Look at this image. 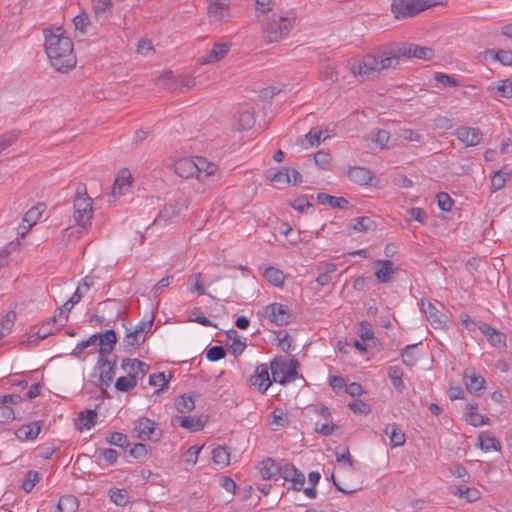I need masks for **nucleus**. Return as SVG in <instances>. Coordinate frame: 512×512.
Masks as SVG:
<instances>
[{
  "label": "nucleus",
  "instance_id": "nucleus-1",
  "mask_svg": "<svg viewBox=\"0 0 512 512\" xmlns=\"http://www.w3.org/2000/svg\"><path fill=\"white\" fill-rule=\"evenodd\" d=\"M45 51L51 66L58 72L67 73L76 66L73 42L61 28L45 30Z\"/></svg>",
  "mask_w": 512,
  "mask_h": 512
},
{
  "label": "nucleus",
  "instance_id": "nucleus-2",
  "mask_svg": "<svg viewBox=\"0 0 512 512\" xmlns=\"http://www.w3.org/2000/svg\"><path fill=\"white\" fill-rule=\"evenodd\" d=\"M396 66V57L386 49L380 50L376 55L367 54L361 58L353 59L349 63L351 73L361 81L375 78L381 71Z\"/></svg>",
  "mask_w": 512,
  "mask_h": 512
},
{
  "label": "nucleus",
  "instance_id": "nucleus-3",
  "mask_svg": "<svg viewBox=\"0 0 512 512\" xmlns=\"http://www.w3.org/2000/svg\"><path fill=\"white\" fill-rule=\"evenodd\" d=\"M174 172L181 178H197L202 183L213 176L217 171L216 164L204 157L182 158L174 163Z\"/></svg>",
  "mask_w": 512,
  "mask_h": 512
},
{
  "label": "nucleus",
  "instance_id": "nucleus-4",
  "mask_svg": "<svg viewBox=\"0 0 512 512\" xmlns=\"http://www.w3.org/2000/svg\"><path fill=\"white\" fill-rule=\"evenodd\" d=\"M295 21L293 13L286 16H273L268 19L262 27L263 39L267 43H276L286 38L290 33Z\"/></svg>",
  "mask_w": 512,
  "mask_h": 512
},
{
  "label": "nucleus",
  "instance_id": "nucleus-5",
  "mask_svg": "<svg viewBox=\"0 0 512 512\" xmlns=\"http://www.w3.org/2000/svg\"><path fill=\"white\" fill-rule=\"evenodd\" d=\"M74 220L78 226L87 228L93 217V199L88 196L85 184H79L74 199Z\"/></svg>",
  "mask_w": 512,
  "mask_h": 512
},
{
  "label": "nucleus",
  "instance_id": "nucleus-6",
  "mask_svg": "<svg viewBox=\"0 0 512 512\" xmlns=\"http://www.w3.org/2000/svg\"><path fill=\"white\" fill-rule=\"evenodd\" d=\"M431 6L429 0H393L391 11L396 19H404L413 17Z\"/></svg>",
  "mask_w": 512,
  "mask_h": 512
},
{
  "label": "nucleus",
  "instance_id": "nucleus-7",
  "mask_svg": "<svg viewBox=\"0 0 512 512\" xmlns=\"http://www.w3.org/2000/svg\"><path fill=\"white\" fill-rule=\"evenodd\" d=\"M236 0H207V16L212 23H228L235 14L233 4Z\"/></svg>",
  "mask_w": 512,
  "mask_h": 512
},
{
  "label": "nucleus",
  "instance_id": "nucleus-8",
  "mask_svg": "<svg viewBox=\"0 0 512 512\" xmlns=\"http://www.w3.org/2000/svg\"><path fill=\"white\" fill-rule=\"evenodd\" d=\"M191 201L188 197H179L174 203H169L159 212L158 217L154 220V224H167L174 218L180 217L188 210Z\"/></svg>",
  "mask_w": 512,
  "mask_h": 512
},
{
  "label": "nucleus",
  "instance_id": "nucleus-9",
  "mask_svg": "<svg viewBox=\"0 0 512 512\" xmlns=\"http://www.w3.org/2000/svg\"><path fill=\"white\" fill-rule=\"evenodd\" d=\"M116 359L110 360L109 356H99L95 370L99 371V380L102 386L109 387L116 373Z\"/></svg>",
  "mask_w": 512,
  "mask_h": 512
},
{
  "label": "nucleus",
  "instance_id": "nucleus-10",
  "mask_svg": "<svg viewBox=\"0 0 512 512\" xmlns=\"http://www.w3.org/2000/svg\"><path fill=\"white\" fill-rule=\"evenodd\" d=\"M59 330L57 326V315H53L48 320L41 323V325H35L31 327L28 341L38 342L39 340L45 339L48 336L54 334Z\"/></svg>",
  "mask_w": 512,
  "mask_h": 512
},
{
  "label": "nucleus",
  "instance_id": "nucleus-11",
  "mask_svg": "<svg viewBox=\"0 0 512 512\" xmlns=\"http://www.w3.org/2000/svg\"><path fill=\"white\" fill-rule=\"evenodd\" d=\"M265 315L272 323L278 326L287 325L291 319V314L287 306L277 302L265 307Z\"/></svg>",
  "mask_w": 512,
  "mask_h": 512
},
{
  "label": "nucleus",
  "instance_id": "nucleus-12",
  "mask_svg": "<svg viewBox=\"0 0 512 512\" xmlns=\"http://www.w3.org/2000/svg\"><path fill=\"white\" fill-rule=\"evenodd\" d=\"M251 386L258 389L259 392L264 393L271 385L269 376V367L266 364H261L256 367L254 374L250 377Z\"/></svg>",
  "mask_w": 512,
  "mask_h": 512
},
{
  "label": "nucleus",
  "instance_id": "nucleus-13",
  "mask_svg": "<svg viewBox=\"0 0 512 512\" xmlns=\"http://www.w3.org/2000/svg\"><path fill=\"white\" fill-rule=\"evenodd\" d=\"M455 135L467 147L476 146L482 140V132L479 128L461 126L455 131Z\"/></svg>",
  "mask_w": 512,
  "mask_h": 512
},
{
  "label": "nucleus",
  "instance_id": "nucleus-14",
  "mask_svg": "<svg viewBox=\"0 0 512 512\" xmlns=\"http://www.w3.org/2000/svg\"><path fill=\"white\" fill-rule=\"evenodd\" d=\"M231 42L215 43L211 50L198 59L200 64L215 63L223 59L230 51Z\"/></svg>",
  "mask_w": 512,
  "mask_h": 512
},
{
  "label": "nucleus",
  "instance_id": "nucleus-15",
  "mask_svg": "<svg viewBox=\"0 0 512 512\" xmlns=\"http://www.w3.org/2000/svg\"><path fill=\"white\" fill-rule=\"evenodd\" d=\"M131 186L132 175L130 171L127 169L121 170L114 181L111 193L112 197L116 199L122 195L127 194L131 190Z\"/></svg>",
  "mask_w": 512,
  "mask_h": 512
},
{
  "label": "nucleus",
  "instance_id": "nucleus-16",
  "mask_svg": "<svg viewBox=\"0 0 512 512\" xmlns=\"http://www.w3.org/2000/svg\"><path fill=\"white\" fill-rule=\"evenodd\" d=\"M478 328L487 337V340L493 347H506V335L504 333L484 322H480Z\"/></svg>",
  "mask_w": 512,
  "mask_h": 512
},
{
  "label": "nucleus",
  "instance_id": "nucleus-17",
  "mask_svg": "<svg viewBox=\"0 0 512 512\" xmlns=\"http://www.w3.org/2000/svg\"><path fill=\"white\" fill-rule=\"evenodd\" d=\"M283 478L287 482H291V488L301 491L305 483L304 474L292 464H286L282 469Z\"/></svg>",
  "mask_w": 512,
  "mask_h": 512
},
{
  "label": "nucleus",
  "instance_id": "nucleus-18",
  "mask_svg": "<svg viewBox=\"0 0 512 512\" xmlns=\"http://www.w3.org/2000/svg\"><path fill=\"white\" fill-rule=\"evenodd\" d=\"M137 431V437L141 440H153L157 441L160 437L159 434L155 433V423L148 418H140L135 426Z\"/></svg>",
  "mask_w": 512,
  "mask_h": 512
},
{
  "label": "nucleus",
  "instance_id": "nucleus-19",
  "mask_svg": "<svg viewBox=\"0 0 512 512\" xmlns=\"http://www.w3.org/2000/svg\"><path fill=\"white\" fill-rule=\"evenodd\" d=\"M94 17L100 24H106L112 15L111 0H92Z\"/></svg>",
  "mask_w": 512,
  "mask_h": 512
},
{
  "label": "nucleus",
  "instance_id": "nucleus-20",
  "mask_svg": "<svg viewBox=\"0 0 512 512\" xmlns=\"http://www.w3.org/2000/svg\"><path fill=\"white\" fill-rule=\"evenodd\" d=\"M99 336L97 342V349L99 356H109L117 342L116 333L114 330H107L105 333L97 334Z\"/></svg>",
  "mask_w": 512,
  "mask_h": 512
},
{
  "label": "nucleus",
  "instance_id": "nucleus-21",
  "mask_svg": "<svg viewBox=\"0 0 512 512\" xmlns=\"http://www.w3.org/2000/svg\"><path fill=\"white\" fill-rule=\"evenodd\" d=\"M422 311L433 328L443 329L446 326L445 315L440 313L434 304L430 302L427 304L422 303Z\"/></svg>",
  "mask_w": 512,
  "mask_h": 512
},
{
  "label": "nucleus",
  "instance_id": "nucleus-22",
  "mask_svg": "<svg viewBox=\"0 0 512 512\" xmlns=\"http://www.w3.org/2000/svg\"><path fill=\"white\" fill-rule=\"evenodd\" d=\"M42 424L41 421L24 424L15 431V436L20 441L35 440L41 432Z\"/></svg>",
  "mask_w": 512,
  "mask_h": 512
},
{
  "label": "nucleus",
  "instance_id": "nucleus-23",
  "mask_svg": "<svg viewBox=\"0 0 512 512\" xmlns=\"http://www.w3.org/2000/svg\"><path fill=\"white\" fill-rule=\"evenodd\" d=\"M323 131L318 128L311 129L305 136L297 139V144L308 149L311 147L319 146L321 142L325 141L328 136L322 137Z\"/></svg>",
  "mask_w": 512,
  "mask_h": 512
},
{
  "label": "nucleus",
  "instance_id": "nucleus-24",
  "mask_svg": "<svg viewBox=\"0 0 512 512\" xmlns=\"http://www.w3.org/2000/svg\"><path fill=\"white\" fill-rule=\"evenodd\" d=\"M255 124L254 112L251 109H240L234 115V125L238 130H246Z\"/></svg>",
  "mask_w": 512,
  "mask_h": 512
},
{
  "label": "nucleus",
  "instance_id": "nucleus-25",
  "mask_svg": "<svg viewBox=\"0 0 512 512\" xmlns=\"http://www.w3.org/2000/svg\"><path fill=\"white\" fill-rule=\"evenodd\" d=\"M384 433L389 437L391 448L405 444V434L397 424H388L384 429Z\"/></svg>",
  "mask_w": 512,
  "mask_h": 512
},
{
  "label": "nucleus",
  "instance_id": "nucleus-26",
  "mask_svg": "<svg viewBox=\"0 0 512 512\" xmlns=\"http://www.w3.org/2000/svg\"><path fill=\"white\" fill-rule=\"evenodd\" d=\"M376 265L379 268L375 271V276L379 282L387 283L394 274V264L391 260H377Z\"/></svg>",
  "mask_w": 512,
  "mask_h": 512
},
{
  "label": "nucleus",
  "instance_id": "nucleus-27",
  "mask_svg": "<svg viewBox=\"0 0 512 512\" xmlns=\"http://www.w3.org/2000/svg\"><path fill=\"white\" fill-rule=\"evenodd\" d=\"M349 179L359 185H366L371 182L373 174L364 167H353L348 171Z\"/></svg>",
  "mask_w": 512,
  "mask_h": 512
},
{
  "label": "nucleus",
  "instance_id": "nucleus-28",
  "mask_svg": "<svg viewBox=\"0 0 512 512\" xmlns=\"http://www.w3.org/2000/svg\"><path fill=\"white\" fill-rule=\"evenodd\" d=\"M320 79L328 84H333L338 80V73L336 71V65L329 60L321 63L319 68Z\"/></svg>",
  "mask_w": 512,
  "mask_h": 512
},
{
  "label": "nucleus",
  "instance_id": "nucleus-29",
  "mask_svg": "<svg viewBox=\"0 0 512 512\" xmlns=\"http://www.w3.org/2000/svg\"><path fill=\"white\" fill-rule=\"evenodd\" d=\"M96 419H97V412L93 409H87L85 411H82L79 413L78 415V419H77V428L79 430H84V429H91L95 423H96Z\"/></svg>",
  "mask_w": 512,
  "mask_h": 512
},
{
  "label": "nucleus",
  "instance_id": "nucleus-30",
  "mask_svg": "<svg viewBox=\"0 0 512 512\" xmlns=\"http://www.w3.org/2000/svg\"><path fill=\"white\" fill-rule=\"evenodd\" d=\"M175 420L179 425L192 432L200 431L204 428V422L201 417L195 416H177Z\"/></svg>",
  "mask_w": 512,
  "mask_h": 512
},
{
  "label": "nucleus",
  "instance_id": "nucleus-31",
  "mask_svg": "<svg viewBox=\"0 0 512 512\" xmlns=\"http://www.w3.org/2000/svg\"><path fill=\"white\" fill-rule=\"evenodd\" d=\"M98 335H91L87 340H83L79 342L76 347L73 349L71 355L79 358L80 355L87 349L92 348L89 353L93 354L95 352H98L97 349V342H98Z\"/></svg>",
  "mask_w": 512,
  "mask_h": 512
},
{
  "label": "nucleus",
  "instance_id": "nucleus-32",
  "mask_svg": "<svg viewBox=\"0 0 512 512\" xmlns=\"http://www.w3.org/2000/svg\"><path fill=\"white\" fill-rule=\"evenodd\" d=\"M464 381L466 388L471 393H476L484 388L485 379L482 376L476 375L474 373L468 374L464 373Z\"/></svg>",
  "mask_w": 512,
  "mask_h": 512
},
{
  "label": "nucleus",
  "instance_id": "nucleus-33",
  "mask_svg": "<svg viewBox=\"0 0 512 512\" xmlns=\"http://www.w3.org/2000/svg\"><path fill=\"white\" fill-rule=\"evenodd\" d=\"M451 493L459 498H465L468 502H475L481 497V492L471 487H455Z\"/></svg>",
  "mask_w": 512,
  "mask_h": 512
},
{
  "label": "nucleus",
  "instance_id": "nucleus-34",
  "mask_svg": "<svg viewBox=\"0 0 512 512\" xmlns=\"http://www.w3.org/2000/svg\"><path fill=\"white\" fill-rule=\"evenodd\" d=\"M477 446H479L484 451H489L491 449H493L495 451L501 450V444H500L499 440L493 436L486 434V433H481L478 436Z\"/></svg>",
  "mask_w": 512,
  "mask_h": 512
},
{
  "label": "nucleus",
  "instance_id": "nucleus-35",
  "mask_svg": "<svg viewBox=\"0 0 512 512\" xmlns=\"http://www.w3.org/2000/svg\"><path fill=\"white\" fill-rule=\"evenodd\" d=\"M317 200L323 205H329L334 208H343L348 205V200L344 197H336L326 193H319Z\"/></svg>",
  "mask_w": 512,
  "mask_h": 512
},
{
  "label": "nucleus",
  "instance_id": "nucleus-36",
  "mask_svg": "<svg viewBox=\"0 0 512 512\" xmlns=\"http://www.w3.org/2000/svg\"><path fill=\"white\" fill-rule=\"evenodd\" d=\"M281 366L283 367L285 371V376H282V380H285V383L293 382L296 380L298 374H297V368L299 366V363L297 360H280Z\"/></svg>",
  "mask_w": 512,
  "mask_h": 512
},
{
  "label": "nucleus",
  "instance_id": "nucleus-37",
  "mask_svg": "<svg viewBox=\"0 0 512 512\" xmlns=\"http://www.w3.org/2000/svg\"><path fill=\"white\" fill-rule=\"evenodd\" d=\"M137 386V375L129 372L127 376L119 377L116 380L115 388L120 392H128Z\"/></svg>",
  "mask_w": 512,
  "mask_h": 512
},
{
  "label": "nucleus",
  "instance_id": "nucleus-38",
  "mask_svg": "<svg viewBox=\"0 0 512 512\" xmlns=\"http://www.w3.org/2000/svg\"><path fill=\"white\" fill-rule=\"evenodd\" d=\"M42 211L43 210L41 209V205L35 206L28 210L23 218V221L28 223V226H23V231H19L18 233L24 236L26 231L37 223L38 219L42 214Z\"/></svg>",
  "mask_w": 512,
  "mask_h": 512
},
{
  "label": "nucleus",
  "instance_id": "nucleus-39",
  "mask_svg": "<svg viewBox=\"0 0 512 512\" xmlns=\"http://www.w3.org/2000/svg\"><path fill=\"white\" fill-rule=\"evenodd\" d=\"M126 330H127V334L124 338V345L126 348L139 347L141 344H143L145 342V340H146L145 334H141L138 331H136L135 329L132 330V328H130V329L127 328Z\"/></svg>",
  "mask_w": 512,
  "mask_h": 512
},
{
  "label": "nucleus",
  "instance_id": "nucleus-40",
  "mask_svg": "<svg viewBox=\"0 0 512 512\" xmlns=\"http://www.w3.org/2000/svg\"><path fill=\"white\" fill-rule=\"evenodd\" d=\"M388 376L391 379L394 388L398 392H402L405 389V385L402 380L403 370L399 366H390L388 368Z\"/></svg>",
  "mask_w": 512,
  "mask_h": 512
},
{
  "label": "nucleus",
  "instance_id": "nucleus-41",
  "mask_svg": "<svg viewBox=\"0 0 512 512\" xmlns=\"http://www.w3.org/2000/svg\"><path fill=\"white\" fill-rule=\"evenodd\" d=\"M415 46H416V44L405 43L396 49H386V51L391 52V54H393L396 57L397 65H398L400 57H406V58L415 57V54H416Z\"/></svg>",
  "mask_w": 512,
  "mask_h": 512
},
{
  "label": "nucleus",
  "instance_id": "nucleus-42",
  "mask_svg": "<svg viewBox=\"0 0 512 512\" xmlns=\"http://www.w3.org/2000/svg\"><path fill=\"white\" fill-rule=\"evenodd\" d=\"M16 320V313L14 311H8L0 319V340L5 337L11 331Z\"/></svg>",
  "mask_w": 512,
  "mask_h": 512
},
{
  "label": "nucleus",
  "instance_id": "nucleus-43",
  "mask_svg": "<svg viewBox=\"0 0 512 512\" xmlns=\"http://www.w3.org/2000/svg\"><path fill=\"white\" fill-rule=\"evenodd\" d=\"M175 407L182 414L189 413L195 408V401L192 396L181 395L176 399Z\"/></svg>",
  "mask_w": 512,
  "mask_h": 512
},
{
  "label": "nucleus",
  "instance_id": "nucleus-44",
  "mask_svg": "<svg viewBox=\"0 0 512 512\" xmlns=\"http://www.w3.org/2000/svg\"><path fill=\"white\" fill-rule=\"evenodd\" d=\"M264 277L269 281V283L277 287L282 286L285 279L283 272L274 267L266 268L264 271Z\"/></svg>",
  "mask_w": 512,
  "mask_h": 512
},
{
  "label": "nucleus",
  "instance_id": "nucleus-45",
  "mask_svg": "<svg viewBox=\"0 0 512 512\" xmlns=\"http://www.w3.org/2000/svg\"><path fill=\"white\" fill-rule=\"evenodd\" d=\"M213 461L217 465L227 466L230 463V453L226 447L218 446L212 451Z\"/></svg>",
  "mask_w": 512,
  "mask_h": 512
},
{
  "label": "nucleus",
  "instance_id": "nucleus-46",
  "mask_svg": "<svg viewBox=\"0 0 512 512\" xmlns=\"http://www.w3.org/2000/svg\"><path fill=\"white\" fill-rule=\"evenodd\" d=\"M278 473V466L275 461L268 458L261 463L260 474L263 479H271Z\"/></svg>",
  "mask_w": 512,
  "mask_h": 512
},
{
  "label": "nucleus",
  "instance_id": "nucleus-47",
  "mask_svg": "<svg viewBox=\"0 0 512 512\" xmlns=\"http://www.w3.org/2000/svg\"><path fill=\"white\" fill-rule=\"evenodd\" d=\"M272 420L270 421V425L276 427H285L289 423V418L287 413L281 408H275L271 413ZM276 430L277 428H273Z\"/></svg>",
  "mask_w": 512,
  "mask_h": 512
},
{
  "label": "nucleus",
  "instance_id": "nucleus-48",
  "mask_svg": "<svg viewBox=\"0 0 512 512\" xmlns=\"http://www.w3.org/2000/svg\"><path fill=\"white\" fill-rule=\"evenodd\" d=\"M109 497L113 503H115L117 506H121V507H124L129 501L128 493L124 489H118V488L110 489Z\"/></svg>",
  "mask_w": 512,
  "mask_h": 512
},
{
  "label": "nucleus",
  "instance_id": "nucleus-49",
  "mask_svg": "<svg viewBox=\"0 0 512 512\" xmlns=\"http://www.w3.org/2000/svg\"><path fill=\"white\" fill-rule=\"evenodd\" d=\"M78 507V501L76 497L72 495H65L59 499L58 510L64 512H75Z\"/></svg>",
  "mask_w": 512,
  "mask_h": 512
},
{
  "label": "nucleus",
  "instance_id": "nucleus-50",
  "mask_svg": "<svg viewBox=\"0 0 512 512\" xmlns=\"http://www.w3.org/2000/svg\"><path fill=\"white\" fill-rule=\"evenodd\" d=\"M495 88L500 97L511 98L512 97V82L510 80H502L497 83H493L489 89Z\"/></svg>",
  "mask_w": 512,
  "mask_h": 512
},
{
  "label": "nucleus",
  "instance_id": "nucleus-51",
  "mask_svg": "<svg viewBox=\"0 0 512 512\" xmlns=\"http://www.w3.org/2000/svg\"><path fill=\"white\" fill-rule=\"evenodd\" d=\"M357 333L363 341L375 342L376 340L371 324L367 321L360 322Z\"/></svg>",
  "mask_w": 512,
  "mask_h": 512
},
{
  "label": "nucleus",
  "instance_id": "nucleus-52",
  "mask_svg": "<svg viewBox=\"0 0 512 512\" xmlns=\"http://www.w3.org/2000/svg\"><path fill=\"white\" fill-rule=\"evenodd\" d=\"M38 481L39 473L34 470H29L25 475L21 487L25 492H31Z\"/></svg>",
  "mask_w": 512,
  "mask_h": 512
},
{
  "label": "nucleus",
  "instance_id": "nucleus-53",
  "mask_svg": "<svg viewBox=\"0 0 512 512\" xmlns=\"http://www.w3.org/2000/svg\"><path fill=\"white\" fill-rule=\"evenodd\" d=\"M390 139V133L383 129L374 130L372 132V141L377 144L380 148L387 147Z\"/></svg>",
  "mask_w": 512,
  "mask_h": 512
},
{
  "label": "nucleus",
  "instance_id": "nucleus-54",
  "mask_svg": "<svg viewBox=\"0 0 512 512\" xmlns=\"http://www.w3.org/2000/svg\"><path fill=\"white\" fill-rule=\"evenodd\" d=\"M487 53L493 55V58L503 65H512V50H490Z\"/></svg>",
  "mask_w": 512,
  "mask_h": 512
},
{
  "label": "nucleus",
  "instance_id": "nucleus-55",
  "mask_svg": "<svg viewBox=\"0 0 512 512\" xmlns=\"http://www.w3.org/2000/svg\"><path fill=\"white\" fill-rule=\"evenodd\" d=\"M373 224V220L367 216L358 217L355 219V223L353 224V230L364 233L369 231Z\"/></svg>",
  "mask_w": 512,
  "mask_h": 512
},
{
  "label": "nucleus",
  "instance_id": "nucleus-56",
  "mask_svg": "<svg viewBox=\"0 0 512 512\" xmlns=\"http://www.w3.org/2000/svg\"><path fill=\"white\" fill-rule=\"evenodd\" d=\"M466 421L470 425L478 427V426H481L484 424H488L490 422V419L488 417H485V416L477 413V411H473V412H468L466 414Z\"/></svg>",
  "mask_w": 512,
  "mask_h": 512
},
{
  "label": "nucleus",
  "instance_id": "nucleus-57",
  "mask_svg": "<svg viewBox=\"0 0 512 512\" xmlns=\"http://www.w3.org/2000/svg\"><path fill=\"white\" fill-rule=\"evenodd\" d=\"M270 368H271V374H272L273 380L282 385L286 384L285 380H282V376H285V371H284L283 367L281 366V361H278V360L272 361Z\"/></svg>",
  "mask_w": 512,
  "mask_h": 512
},
{
  "label": "nucleus",
  "instance_id": "nucleus-58",
  "mask_svg": "<svg viewBox=\"0 0 512 512\" xmlns=\"http://www.w3.org/2000/svg\"><path fill=\"white\" fill-rule=\"evenodd\" d=\"M75 29L81 33H85L90 25V19L87 13L83 12L73 18Z\"/></svg>",
  "mask_w": 512,
  "mask_h": 512
},
{
  "label": "nucleus",
  "instance_id": "nucleus-59",
  "mask_svg": "<svg viewBox=\"0 0 512 512\" xmlns=\"http://www.w3.org/2000/svg\"><path fill=\"white\" fill-rule=\"evenodd\" d=\"M313 157L315 164L321 169H327L331 162L330 154L324 150L316 152Z\"/></svg>",
  "mask_w": 512,
  "mask_h": 512
},
{
  "label": "nucleus",
  "instance_id": "nucleus-60",
  "mask_svg": "<svg viewBox=\"0 0 512 512\" xmlns=\"http://www.w3.org/2000/svg\"><path fill=\"white\" fill-rule=\"evenodd\" d=\"M348 407L354 413H357V414L366 415V414L370 413V411H371L370 406L360 399H354L353 401H351L348 404Z\"/></svg>",
  "mask_w": 512,
  "mask_h": 512
},
{
  "label": "nucleus",
  "instance_id": "nucleus-61",
  "mask_svg": "<svg viewBox=\"0 0 512 512\" xmlns=\"http://www.w3.org/2000/svg\"><path fill=\"white\" fill-rule=\"evenodd\" d=\"M225 356H226V351L222 346H212L206 352V358L212 362L221 360Z\"/></svg>",
  "mask_w": 512,
  "mask_h": 512
},
{
  "label": "nucleus",
  "instance_id": "nucleus-62",
  "mask_svg": "<svg viewBox=\"0 0 512 512\" xmlns=\"http://www.w3.org/2000/svg\"><path fill=\"white\" fill-rule=\"evenodd\" d=\"M507 181V177L505 174L501 171H496L491 176V189L493 191H498L502 189L505 186V183Z\"/></svg>",
  "mask_w": 512,
  "mask_h": 512
},
{
  "label": "nucleus",
  "instance_id": "nucleus-63",
  "mask_svg": "<svg viewBox=\"0 0 512 512\" xmlns=\"http://www.w3.org/2000/svg\"><path fill=\"white\" fill-rule=\"evenodd\" d=\"M270 179L277 184H290V169L282 168L275 172Z\"/></svg>",
  "mask_w": 512,
  "mask_h": 512
},
{
  "label": "nucleus",
  "instance_id": "nucleus-64",
  "mask_svg": "<svg viewBox=\"0 0 512 512\" xmlns=\"http://www.w3.org/2000/svg\"><path fill=\"white\" fill-rule=\"evenodd\" d=\"M202 450V446L193 445L185 453V463L188 465H195L197 463L198 455Z\"/></svg>",
  "mask_w": 512,
  "mask_h": 512
}]
</instances>
